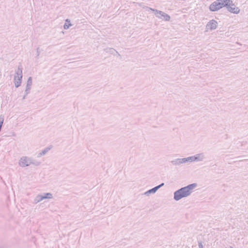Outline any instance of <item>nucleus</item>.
<instances>
[{"instance_id": "nucleus-1", "label": "nucleus", "mask_w": 248, "mask_h": 248, "mask_svg": "<svg viewBox=\"0 0 248 248\" xmlns=\"http://www.w3.org/2000/svg\"><path fill=\"white\" fill-rule=\"evenodd\" d=\"M197 187V184L193 183L182 187L174 192L173 199L176 201H178L182 198L187 197L192 194Z\"/></svg>"}, {"instance_id": "nucleus-2", "label": "nucleus", "mask_w": 248, "mask_h": 248, "mask_svg": "<svg viewBox=\"0 0 248 248\" xmlns=\"http://www.w3.org/2000/svg\"><path fill=\"white\" fill-rule=\"evenodd\" d=\"M230 0H216L209 6L210 11L215 12L219 10L221 8L225 7L229 3Z\"/></svg>"}, {"instance_id": "nucleus-3", "label": "nucleus", "mask_w": 248, "mask_h": 248, "mask_svg": "<svg viewBox=\"0 0 248 248\" xmlns=\"http://www.w3.org/2000/svg\"><path fill=\"white\" fill-rule=\"evenodd\" d=\"M23 78L22 68L18 66L15 71L14 77V82L15 86L16 88H18L21 86Z\"/></svg>"}, {"instance_id": "nucleus-4", "label": "nucleus", "mask_w": 248, "mask_h": 248, "mask_svg": "<svg viewBox=\"0 0 248 248\" xmlns=\"http://www.w3.org/2000/svg\"><path fill=\"white\" fill-rule=\"evenodd\" d=\"M53 194L51 193H43L36 196L34 199V203L37 204L46 199H51Z\"/></svg>"}, {"instance_id": "nucleus-5", "label": "nucleus", "mask_w": 248, "mask_h": 248, "mask_svg": "<svg viewBox=\"0 0 248 248\" xmlns=\"http://www.w3.org/2000/svg\"><path fill=\"white\" fill-rule=\"evenodd\" d=\"M34 162L31 158L27 156H22L19 160L18 165L20 167L24 168L33 164Z\"/></svg>"}, {"instance_id": "nucleus-6", "label": "nucleus", "mask_w": 248, "mask_h": 248, "mask_svg": "<svg viewBox=\"0 0 248 248\" xmlns=\"http://www.w3.org/2000/svg\"><path fill=\"white\" fill-rule=\"evenodd\" d=\"M187 157L189 163L202 162L205 159V155L204 153H201Z\"/></svg>"}, {"instance_id": "nucleus-7", "label": "nucleus", "mask_w": 248, "mask_h": 248, "mask_svg": "<svg viewBox=\"0 0 248 248\" xmlns=\"http://www.w3.org/2000/svg\"><path fill=\"white\" fill-rule=\"evenodd\" d=\"M225 7H226L227 10L231 13L238 14L240 11L239 8L236 6L231 0H230L229 3Z\"/></svg>"}, {"instance_id": "nucleus-8", "label": "nucleus", "mask_w": 248, "mask_h": 248, "mask_svg": "<svg viewBox=\"0 0 248 248\" xmlns=\"http://www.w3.org/2000/svg\"><path fill=\"white\" fill-rule=\"evenodd\" d=\"M155 15L158 18L164 20L166 21H169L170 19V17L169 15L158 10L155 11Z\"/></svg>"}, {"instance_id": "nucleus-9", "label": "nucleus", "mask_w": 248, "mask_h": 248, "mask_svg": "<svg viewBox=\"0 0 248 248\" xmlns=\"http://www.w3.org/2000/svg\"><path fill=\"white\" fill-rule=\"evenodd\" d=\"M217 22L215 19L210 20L206 25V31H213L217 28Z\"/></svg>"}, {"instance_id": "nucleus-10", "label": "nucleus", "mask_w": 248, "mask_h": 248, "mask_svg": "<svg viewBox=\"0 0 248 248\" xmlns=\"http://www.w3.org/2000/svg\"><path fill=\"white\" fill-rule=\"evenodd\" d=\"M187 162H188V157L177 158L171 161L172 164L174 166H178Z\"/></svg>"}, {"instance_id": "nucleus-11", "label": "nucleus", "mask_w": 248, "mask_h": 248, "mask_svg": "<svg viewBox=\"0 0 248 248\" xmlns=\"http://www.w3.org/2000/svg\"><path fill=\"white\" fill-rule=\"evenodd\" d=\"M164 184L162 183L161 184L147 191L144 193V195L146 196H149L150 194H154L155 193L156 191L161 187H162L163 186H164Z\"/></svg>"}, {"instance_id": "nucleus-12", "label": "nucleus", "mask_w": 248, "mask_h": 248, "mask_svg": "<svg viewBox=\"0 0 248 248\" xmlns=\"http://www.w3.org/2000/svg\"><path fill=\"white\" fill-rule=\"evenodd\" d=\"M72 26V24L70 23V20L69 19H66L65 20V23L63 26L64 29L67 30Z\"/></svg>"}, {"instance_id": "nucleus-13", "label": "nucleus", "mask_w": 248, "mask_h": 248, "mask_svg": "<svg viewBox=\"0 0 248 248\" xmlns=\"http://www.w3.org/2000/svg\"><path fill=\"white\" fill-rule=\"evenodd\" d=\"M51 149V147H46V148L45 149H44L43 150H42L41 151V152H40L39 155H38V156H41L42 155H45V154H46L50 149Z\"/></svg>"}, {"instance_id": "nucleus-14", "label": "nucleus", "mask_w": 248, "mask_h": 248, "mask_svg": "<svg viewBox=\"0 0 248 248\" xmlns=\"http://www.w3.org/2000/svg\"><path fill=\"white\" fill-rule=\"evenodd\" d=\"M32 84V78L31 77L28 78L26 87L31 88Z\"/></svg>"}, {"instance_id": "nucleus-15", "label": "nucleus", "mask_w": 248, "mask_h": 248, "mask_svg": "<svg viewBox=\"0 0 248 248\" xmlns=\"http://www.w3.org/2000/svg\"><path fill=\"white\" fill-rule=\"evenodd\" d=\"M143 8L145 9L146 10V11H147L148 12H150V11L153 12H154L155 14V11H156V9H153V8L149 7L148 6H143Z\"/></svg>"}, {"instance_id": "nucleus-16", "label": "nucleus", "mask_w": 248, "mask_h": 248, "mask_svg": "<svg viewBox=\"0 0 248 248\" xmlns=\"http://www.w3.org/2000/svg\"><path fill=\"white\" fill-rule=\"evenodd\" d=\"M31 89V88H30L28 87H26L25 93H26V95H27L28 93H29Z\"/></svg>"}, {"instance_id": "nucleus-17", "label": "nucleus", "mask_w": 248, "mask_h": 248, "mask_svg": "<svg viewBox=\"0 0 248 248\" xmlns=\"http://www.w3.org/2000/svg\"><path fill=\"white\" fill-rule=\"evenodd\" d=\"M4 119L3 118L0 117V126H2V124L3 123Z\"/></svg>"}, {"instance_id": "nucleus-18", "label": "nucleus", "mask_w": 248, "mask_h": 248, "mask_svg": "<svg viewBox=\"0 0 248 248\" xmlns=\"http://www.w3.org/2000/svg\"><path fill=\"white\" fill-rule=\"evenodd\" d=\"M198 246L199 248H203V246L202 242H198Z\"/></svg>"}, {"instance_id": "nucleus-19", "label": "nucleus", "mask_w": 248, "mask_h": 248, "mask_svg": "<svg viewBox=\"0 0 248 248\" xmlns=\"http://www.w3.org/2000/svg\"><path fill=\"white\" fill-rule=\"evenodd\" d=\"M137 4L139 6H140L142 8H143V6H145V5L142 4V3H137Z\"/></svg>"}]
</instances>
